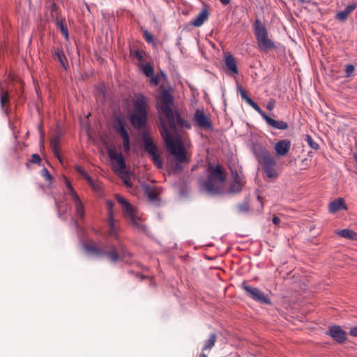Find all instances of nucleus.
Masks as SVG:
<instances>
[{
    "label": "nucleus",
    "mask_w": 357,
    "mask_h": 357,
    "mask_svg": "<svg viewBox=\"0 0 357 357\" xmlns=\"http://www.w3.org/2000/svg\"><path fill=\"white\" fill-rule=\"evenodd\" d=\"M160 134L164 139L167 149L173 155L176 160L174 169L176 172L181 171L183 166L181 162H188V158L185 155V149L181 139L178 137H174L169 132L166 123L161 118L160 119Z\"/></svg>",
    "instance_id": "1"
},
{
    "label": "nucleus",
    "mask_w": 357,
    "mask_h": 357,
    "mask_svg": "<svg viewBox=\"0 0 357 357\" xmlns=\"http://www.w3.org/2000/svg\"><path fill=\"white\" fill-rule=\"evenodd\" d=\"M85 250L97 257H106L113 264L131 257V254L121 243L116 246L109 243L100 245H89L85 246Z\"/></svg>",
    "instance_id": "2"
},
{
    "label": "nucleus",
    "mask_w": 357,
    "mask_h": 357,
    "mask_svg": "<svg viewBox=\"0 0 357 357\" xmlns=\"http://www.w3.org/2000/svg\"><path fill=\"white\" fill-rule=\"evenodd\" d=\"M160 109L162 114L165 116L170 129L175 132L176 126L181 128H190V124L182 119L178 114L174 112L172 108L173 102L171 94L167 91H164L160 98Z\"/></svg>",
    "instance_id": "3"
},
{
    "label": "nucleus",
    "mask_w": 357,
    "mask_h": 357,
    "mask_svg": "<svg viewBox=\"0 0 357 357\" xmlns=\"http://www.w3.org/2000/svg\"><path fill=\"white\" fill-rule=\"evenodd\" d=\"M134 113L129 116L131 125L135 129L143 128L147 121V100L143 95L137 97L133 103Z\"/></svg>",
    "instance_id": "4"
},
{
    "label": "nucleus",
    "mask_w": 357,
    "mask_h": 357,
    "mask_svg": "<svg viewBox=\"0 0 357 357\" xmlns=\"http://www.w3.org/2000/svg\"><path fill=\"white\" fill-rule=\"evenodd\" d=\"M253 26L259 49L264 52L275 49L274 41L269 38L268 30L259 19L255 20Z\"/></svg>",
    "instance_id": "5"
},
{
    "label": "nucleus",
    "mask_w": 357,
    "mask_h": 357,
    "mask_svg": "<svg viewBox=\"0 0 357 357\" xmlns=\"http://www.w3.org/2000/svg\"><path fill=\"white\" fill-rule=\"evenodd\" d=\"M116 201L122 206L123 215L130 220L132 225L139 231H144L146 227L138 217L136 208L119 195L115 196Z\"/></svg>",
    "instance_id": "6"
},
{
    "label": "nucleus",
    "mask_w": 357,
    "mask_h": 357,
    "mask_svg": "<svg viewBox=\"0 0 357 357\" xmlns=\"http://www.w3.org/2000/svg\"><path fill=\"white\" fill-rule=\"evenodd\" d=\"M241 287L245 291L246 296L251 299L261 304L271 305V301L268 295H266L257 287L250 286L245 282L241 284Z\"/></svg>",
    "instance_id": "7"
},
{
    "label": "nucleus",
    "mask_w": 357,
    "mask_h": 357,
    "mask_svg": "<svg viewBox=\"0 0 357 357\" xmlns=\"http://www.w3.org/2000/svg\"><path fill=\"white\" fill-rule=\"evenodd\" d=\"M143 142L144 150L150 155L154 164L158 168H162V160L160 158L158 146L153 143L152 138L148 135H144Z\"/></svg>",
    "instance_id": "8"
},
{
    "label": "nucleus",
    "mask_w": 357,
    "mask_h": 357,
    "mask_svg": "<svg viewBox=\"0 0 357 357\" xmlns=\"http://www.w3.org/2000/svg\"><path fill=\"white\" fill-rule=\"evenodd\" d=\"M202 187L211 195L222 194L224 191V183L217 180H211V178L208 177L202 182Z\"/></svg>",
    "instance_id": "9"
},
{
    "label": "nucleus",
    "mask_w": 357,
    "mask_h": 357,
    "mask_svg": "<svg viewBox=\"0 0 357 357\" xmlns=\"http://www.w3.org/2000/svg\"><path fill=\"white\" fill-rule=\"evenodd\" d=\"M256 157L262 167L277 165L275 157L266 149H261L256 152Z\"/></svg>",
    "instance_id": "10"
},
{
    "label": "nucleus",
    "mask_w": 357,
    "mask_h": 357,
    "mask_svg": "<svg viewBox=\"0 0 357 357\" xmlns=\"http://www.w3.org/2000/svg\"><path fill=\"white\" fill-rule=\"evenodd\" d=\"M231 176L232 181L228 188L227 193L236 194L241 192L245 185V182L237 171H232Z\"/></svg>",
    "instance_id": "11"
},
{
    "label": "nucleus",
    "mask_w": 357,
    "mask_h": 357,
    "mask_svg": "<svg viewBox=\"0 0 357 357\" xmlns=\"http://www.w3.org/2000/svg\"><path fill=\"white\" fill-rule=\"evenodd\" d=\"M326 334L339 344L344 343L347 340V333L340 326H330Z\"/></svg>",
    "instance_id": "12"
},
{
    "label": "nucleus",
    "mask_w": 357,
    "mask_h": 357,
    "mask_svg": "<svg viewBox=\"0 0 357 357\" xmlns=\"http://www.w3.org/2000/svg\"><path fill=\"white\" fill-rule=\"evenodd\" d=\"M208 178H211V180H217L219 182L224 183L226 181V173L220 165H217L213 167L210 165L208 168Z\"/></svg>",
    "instance_id": "13"
},
{
    "label": "nucleus",
    "mask_w": 357,
    "mask_h": 357,
    "mask_svg": "<svg viewBox=\"0 0 357 357\" xmlns=\"http://www.w3.org/2000/svg\"><path fill=\"white\" fill-rule=\"evenodd\" d=\"M116 130L120 135L123 140V146L125 153H129L130 150L129 135L125 128L123 122L120 119H118Z\"/></svg>",
    "instance_id": "14"
},
{
    "label": "nucleus",
    "mask_w": 357,
    "mask_h": 357,
    "mask_svg": "<svg viewBox=\"0 0 357 357\" xmlns=\"http://www.w3.org/2000/svg\"><path fill=\"white\" fill-rule=\"evenodd\" d=\"M258 114H259L260 116L266 121V123L272 128L278 130H287L289 127L287 122L284 121H276L271 118L262 109Z\"/></svg>",
    "instance_id": "15"
},
{
    "label": "nucleus",
    "mask_w": 357,
    "mask_h": 357,
    "mask_svg": "<svg viewBox=\"0 0 357 357\" xmlns=\"http://www.w3.org/2000/svg\"><path fill=\"white\" fill-rule=\"evenodd\" d=\"M193 119L197 125L200 128H210L211 127V120L205 115L203 110L197 109Z\"/></svg>",
    "instance_id": "16"
},
{
    "label": "nucleus",
    "mask_w": 357,
    "mask_h": 357,
    "mask_svg": "<svg viewBox=\"0 0 357 357\" xmlns=\"http://www.w3.org/2000/svg\"><path fill=\"white\" fill-rule=\"evenodd\" d=\"M291 142L289 139L278 141L274 146L277 155L284 156L288 153L291 148Z\"/></svg>",
    "instance_id": "17"
},
{
    "label": "nucleus",
    "mask_w": 357,
    "mask_h": 357,
    "mask_svg": "<svg viewBox=\"0 0 357 357\" xmlns=\"http://www.w3.org/2000/svg\"><path fill=\"white\" fill-rule=\"evenodd\" d=\"M108 155L111 160H115L118 164L119 169L121 170V172H126V162L123 158V156L121 153L116 152L115 150L109 149Z\"/></svg>",
    "instance_id": "18"
},
{
    "label": "nucleus",
    "mask_w": 357,
    "mask_h": 357,
    "mask_svg": "<svg viewBox=\"0 0 357 357\" xmlns=\"http://www.w3.org/2000/svg\"><path fill=\"white\" fill-rule=\"evenodd\" d=\"M208 11L206 9H202L190 24L195 27H199L208 20Z\"/></svg>",
    "instance_id": "19"
},
{
    "label": "nucleus",
    "mask_w": 357,
    "mask_h": 357,
    "mask_svg": "<svg viewBox=\"0 0 357 357\" xmlns=\"http://www.w3.org/2000/svg\"><path fill=\"white\" fill-rule=\"evenodd\" d=\"M342 209H347L343 198L336 199L329 204L328 211L330 213H334Z\"/></svg>",
    "instance_id": "20"
},
{
    "label": "nucleus",
    "mask_w": 357,
    "mask_h": 357,
    "mask_svg": "<svg viewBox=\"0 0 357 357\" xmlns=\"http://www.w3.org/2000/svg\"><path fill=\"white\" fill-rule=\"evenodd\" d=\"M356 7V3H353L351 4L348 5L344 10L339 12L336 14V18L341 22L345 21L347 19L349 15L354 10H355Z\"/></svg>",
    "instance_id": "21"
},
{
    "label": "nucleus",
    "mask_w": 357,
    "mask_h": 357,
    "mask_svg": "<svg viewBox=\"0 0 357 357\" xmlns=\"http://www.w3.org/2000/svg\"><path fill=\"white\" fill-rule=\"evenodd\" d=\"M117 220H114V217L107 218V225L109 227L108 234L109 236L118 238L119 227L116 225Z\"/></svg>",
    "instance_id": "22"
},
{
    "label": "nucleus",
    "mask_w": 357,
    "mask_h": 357,
    "mask_svg": "<svg viewBox=\"0 0 357 357\" xmlns=\"http://www.w3.org/2000/svg\"><path fill=\"white\" fill-rule=\"evenodd\" d=\"M225 63L228 70H229L232 74H238V71L236 61L233 55H227L225 58Z\"/></svg>",
    "instance_id": "23"
},
{
    "label": "nucleus",
    "mask_w": 357,
    "mask_h": 357,
    "mask_svg": "<svg viewBox=\"0 0 357 357\" xmlns=\"http://www.w3.org/2000/svg\"><path fill=\"white\" fill-rule=\"evenodd\" d=\"M60 143V136L59 135H55L50 141V146L54 155L59 160L60 162L62 163V158L60 155L59 149Z\"/></svg>",
    "instance_id": "24"
},
{
    "label": "nucleus",
    "mask_w": 357,
    "mask_h": 357,
    "mask_svg": "<svg viewBox=\"0 0 357 357\" xmlns=\"http://www.w3.org/2000/svg\"><path fill=\"white\" fill-rule=\"evenodd\" d=\"M238 91H240V94H241L242 99H243L257 113L261 112V107L254 100H252L250 97H248L247 96L245 90H243L241 87H238Z\"/></svg>",
    "instance_id": "25"
},
{
    "label": "nucleus",
    "mask_w": 357,
    "mask_h": 357,
    "mask_svg": "<svg viewBox=\"0 0 357 357\" xmlns=\"http://www.w3.org/2000/svg\"><path fill=\"white\" fill-rule=\"evenodd\" d=\"M54 57L57 59L63 68L66 70L68 66V59L61 49L56 48L54 51Z\"/></svg>",
    "instance_id": "26"
},
{
    "label": "nucleus",
    "mask_w": 357,
    "mask_h": 357,
    "mask_svg": "<svg viewBox=\"0 0 357 357\" xmlns=\"http://www.w3.org/2000/svg\"><path fill=\"white\" fill-rule=\"evenodd\" d=\"M1 93L0 94V105L2 110H6L10 106V96L8 91H4L3 87L0 84Z\"/></svg>",
    "instance_id": "27"
},
{
    "label": "nucleus",
    "mask_w": 357,
    "mask_h": 357,
    "mask_svg": "<svg viewBox=\"0 0 357 357\" xmlns=\"http://www.w3.org/2000/svg\"><path fill=\"white\" fill-rule=\"evenodd\" d=\"M75 204L76 215L79 218L82 219L84 216L85 211L84 205L79 196L72 199Z\"/></svg>",
    "instance_id": "28"
},
{
    "label": "nucleus",
    "mask_w": 357,
    "mask_h": 357,
    "mask_svg": "<svg viewBox=\"0 0 357 357\" xmlns=\"http://www.w3.org/2000/svg\"><path fill=\"white\" fill-rule=\"evenodd\" d=\"M217 335L214 333H212L209 335L208 338L204 341V344L202 348V351H205L206 350L211 351L212 348L214 347L216 341H217Z\"/></svg>",
    "instance_id": "29"
},
{
    "label": "nucleus",
    "mask_w": 357,
    "mask_h": 357,
    "mask_svg": "<svg viewBox=\"0 0 357 357\" xmlns=\"http://www.w3.org/2000/svg\"><path fill=\"white\" fill-rule=\"evenodd\" d=\"M337 234L343 238L356 240L357 239V233L349 229H344L337 231Z\"/></svg>",
    "instance_id": "30"
},
{
    "label": "nucleus",
    "mask_w": 357,
    "mask_h": 357,
    "mask_svg": "<svg viewBox=\"0 0 357 357\" xmlns=\"http://www.w3.org/2000/svg\"><path fill=\"white\" fill-rule=\"evenodd\" d=\"M276 165H271L265 166L263 168L266 176L270 178H276L278 176V173L275 169Z\"/></svg>",
    "instance_id": "31"
},
{
    "label": "nucleus",
    "mask_w": 357,
    "mask_h": 357,
    "mask_svg": "<svg viewBox=\"0 0 357 357\" xmlns=\"http://www.w3.org/2000/svg\"><path fill=\"white\" fill-rule=\"evenodd\" d=\"M56 24L57 28L59 29L61 33L63 35L66 39H68L69 34L68 27L63 19L56 18Z\"/></svg>",
    "instance_id": "32"
},
{
    "label": "nucleus",
    "mask_w": 357,
    "mask_h": 357,
    "mask_svg": "<svg viewBox=\"0 0 357 357\" xmlns=\"http://www.w3.org/2000/svg\"><path fill=\"white\" fill-rule=\"evenodd\" d=\"M139 68L147 77H151L154 75L153 66L151 63L141 64Z\"/></svg>",
    "instance_id": "33"
},
{
    "label": "nucleus",
    "mask_w": 357,
    "mask_h": 357,
    "mask_svg": "<svg viewBox=\"0 0 357 357\" xmlns=\"http://www.w3.org/2000/svg\"><path fill=\"white\" fill-rule=\"evenodd\" d=\"M75 170L77 173L83 176L84 178L86 180V181L93 188H96V186L93 183V181L91 176L87 174V172L79 165L75 166Z\"/></svg>",
    "instance_id": "34"
},
{
    "label": "nucleus",
    "mask_w": 357,
    "mask_h": 357,
    "mask_svg": "<svg viewBox=\"0 0 357 357\" xmlns=\"http://www.w3.org/2000/svg\"><path fill=\"white\" fill-rule=\"evenodd\" d=\"M305 141L307 143V144L312 148L313 149L317 150L319 149V144L315 142L313 139V138L309 135H306L305 136Z\"/></svg>",
    "instance_id": "35"
},
{
    "label": "nucleus",
    "mask_w": 357,
    "mask_h": 357,
    "mask_svg": "<svg viewBox=\"0 0 357 357\" xmlns=\"http://www.w3.org/2000/svg\"><path fill=\"white\" fill-rule=\"evenodd\" d=\"M65 183H66V185L67 187V188L69 190V195L71 197V199L74 198V197H76L78 196V195L77 194V192L75 191L74 188H73L70 181L67 178H65Z\"/></svg>",
    "instance_id": "36"
},
{
    "label": "nucleus",
    "mask_w": 357,
    "mask_h": 357,
    "mask_svg": "<svg viewBox=\"0 0 357 357\" xmlns=\"http://www.w3.org/2000/svg\"><path fill=\"white\" fill-rule=\"evenodd\" d=\"M237 208L240 213H246L250 210V206L247 201H244L237 205Z\"/></svg>",
    "instance_id": "37"
},
{
    "label": "nucleus",
    "mask_w": 357,
    "mask_h": 357,
    "mask_svg": "<svg viewBox=\"0 0 357 357\" xmlns=\"http://www.w3.org/2000/svg\"><path fill=\"white\" fill-rule=\"evenodd\" d=\"M121 177L123 179L125 185L128 188H131L132 183L130 181L129 174L127 172H121Z\"/></svg>",
    "instance_id": "38"
},
{
    "label": "nucleus",
    "mask_w": 357,
    "mask_h": 357,
    "mask_svg": "<svg viewBox=\"0 0 357 357\" xmlns=\"http://www.w3.org/2000/svg\"><path fill=\"white\" fill-rule=\"evenodd\" d=\"M355 68L352 64H347L345 66V77H349L352 75L354 72Z\"/></svg>",
    "instance_id": "39"
},
{
    "label": "nucleus",
    "mask_w": 357,
    "mask_h": 357,
    "mask_svg": "<svg viewBox=\"0 0 357 357\" xmlns=\"http://www.w3.org/2000/svg\"><path fill=\"white\" fill-rule=\"evenodd\" d=\"M131 55L133 58L137 59L138 61H139V62H142L144 61V56H143L142 54L138 50L132 52Z\"/></svg>",
    "instance_id": "40"
},
{
    "label": "nucleus",
    "mask_w": 357,
    "mask_h": 357,
    "mask_svg": "<svg viewBox=\"0 0 357 357\" xmlns=\"http://www.w3.org/2000/svg\"><path fill=\"white\" fill-rule=\"evenodd\" d=\"M144 38L145 40L149 43H153V35L149 32L147 30L144 31L143 33Z\"/></svg>",
    "instance_id": "41"
},
{
    "label": "nucleus",
    "mask_w": 357,
    "mask_h": 357,
    "mask_svg": "<svg viewBox=\"0 0 357 357\" xmlns=\"http://www.w3.org/2000/svg\"><path fill=\"white\" fill-rule=\"evenodd\" d=\"M41 175L45 178L46 181H51L52 180V176L46 168H44L41 171Z\"/></svg>",
    "instance_id": "42"
},
{
    "label": "nucleus",
    "mask_w": 357,
    "mask_h": 357,
    "mask_svg": "<svg viewBox=\"0 0 357 357\" xmlns=\"http://www.w3.org/2000/svg\"><path fill=\"white\" fill-rule=\"evenodd\" d=\"M113 206H114V204L112 201L107 202V206L108 208V217L107 218L114 217Z\"/></svg>",
    "instance_id": "43"
},
{
    "label": "nucleus",
    "mask_w": 357,
    "mask_h": 357,
    "mask_svg": "<svg viewBox=\"0 0 357 357\" xmlns=\"http://www.w3.org/2000/svg\"><path fill=\"white\" fill-rule=\"evenodd\" d=\"M29 161L34 164H40L41 162V158L38 154L34 153L31 155V158Z\"/></svg>",
    "instance_id": "44"
},
{
    "label": "nucleus",
    "mask_w": 357,
    "mask_h": 357,
    "mask_svg": "<svg viewBox=\"0 0 357 357\" xmlns=\"http://www.w3.org/2000/svg\"><path fill=\"white\" fill-rule=\"evenodd\" d=\"M150 78H151V79H150V84H151V85H153V86H157V85H158V84H159V79H160V78H159V75H156V76H153H153H152V77H151Z\"/></svg>",
    "instance_id": "45"
},
{
    "label": "nucleus",
    "mask_w": 357,
    "mask_h": 357,
    "mask_svg": "<svg viewBox=\"0 0 357 357\" xmlns=\"http://www.w3.org/2000/svg\"><path fill=\"white\" fill-rule=\"evenodd\" d=\"M275 107V100L271 99L266 104V109L269 111H271Z\"/></svg>",
    "instance_id": "46"
},
{
    "label": "nucleus",
    "mask_w": 357,
    "mask_h": 357,
    "mask_svg": "<svg viewBox=\"0 0 357 357\" xmlns=\"http://www.w3.org/2000/svg\"><path fill=\"white\" fill-rule=\"evenodd\" d=\"M349 335L354 337H357V326L350 328Z\"/></svg>",
    "instance_id": "47"
},
{
    "label": "nucleus",
    "mask_w": 357,
    "mask_h": 357,
    "mask_svg": "<svg viewBox=\"0 0 357 357\" xmlns=\"http://www.w3.org/2000/svg\"><path fill=\"white\" fill-rule=\"evenodd\" d=\"M273 223L275 225H278L280 222V219L278 216H274L272 219Z\"/></svg>",
    "instance_id": "48"
},
{
    "label": "nucleus",
    "mask_w": 357,
    "mask_h": 357,
    "mask_svg": "<svg viewBox=\"0 0 357 357\" xmlns=\"http://www.w3.org/2000/svg\"><path fill=\"white\" fill-rule=\"evenodd\" d=\"M222 4L223 5H228L230 3V0H219Z\"/></svg>",
    "instance_id": "49"
},
{
    "label": "nucleus",
    "mask_w": 357,
    "mask_h": 357,
    "mask_svg": "<svg viewBox=\"0 0 357 357\" xmlns=\"http://www.w3.org/2000/svg\"><path fill=\"white\" fill-rule=\"evenodd\" d=\"M55 204H56V207L58 208V213L60 215V211H61L60 205H59V202H57L56 199H55Z\"/></svg>",
    "instance_id": "50"
},
{
    "label": "nucleus",
    "mask_w": 357,
    "mask_h": 357,
    "mask_svg": "<svg viewBox=\"0 0 357 357\" xmlns=\"http://www.w3.org/2000/svg\"><path fill=\"white\" fill-rule=\"evenodd\" d=\"M149 197L151 199H153L155 198V195L153 193V192H149Z\"/></svg>",
    "instance_id": "51"
},
{
    "label": "nucleus",
    "mask_w": 357,
    "mask_h": 357,
    "mask_svg": "<svg viewBox=\"0 0 357 357\" xmlns=\"http://www.w3.org/2000/svg\"><path fill=\"white\" fill-rule=\"evenodd\" d=\"M199 357H207V355L204 353V351H202Z\"/></svg>",
    "instance_id": "52"
}]
</instances>
